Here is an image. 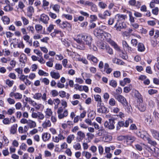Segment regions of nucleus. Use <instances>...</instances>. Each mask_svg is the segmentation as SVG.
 <instances>
[{
    "label": "nucleus",
    "mask_w": 159,
    "mask_h": 159,
    "mask_svg": "<svg viewBox=\"0 0 159 159\" xmlns=\"http://www.w3.org/2000/svg\"><path fill=\"white\" fill-rule=\"evenodd\" d=\"M49 60V61L46 63V65L49 67H52L53 65V63L54 61V59L52 58H50Z\"/></svg>",
    "instance_id": "nucleus-40"
},
{
    "label": "nucleus",
    "mask_w": 159,
    "mask_h": 159,
    "mask_svg": "<svg viewBox=\"0 0 159 159\" xmlns=\"http://www.w3.org/2000/svg\"><path fill=\"white\" fill-rule=\"evenodd\" d=\"M27 124L28 127L31 129L34 128L36 126V124L35 122L31 120H29V121Z\"/></svg>",
    "instance_id": "nucleus-26"
},
{
    "label": "nucleus",
    "mask_w": 159,
    "mask_h": 159,
    "mask_svg": "<svg viewBox=\"0 0 159 159\" xmlns=\"http://www.w3.org/2000/svg\"><path fill=\"white\" fill-rule=\"evenodd\" d=\"M62 16L63 18H65L66 19L69 20H71L72 19V15L69 14H63Z\"/></svg>",
    "instance_id": "nucleus-53"
},
{
    "label": "nucleus",
    "mask_w": 159,
    "mask_h": 159,
    "mask_svg": "<svg viewBox=\"0 0 159 159\" xmlns=\"http://www.w3.org/2000/svg\"><path fill=\"white\" fill-rule=\"evenodd\" d=\"M103 140L105 142H109L112 140V137L109 135H107L103 137Z\"/></svg>",
    "instance_id": "nucleus-29"
},
{
    "label": "nucleus",
    "mask_w": 159,
    "mask_h": 159,
    "mask_svg": "<svg viewBox=\"0 0 159 159\" xmlns=\"http://www.w3.org/2000/svg\"><path fill=\"white\" fill-rule=\"evenodd\" d=\"M94 98L95 100L98 102V103H102V100L101 96L99 95H94Z\"/></svg>",
    "instance_id": "nucleus-52"
},
{
    "label": "nucleus",
    "mask_w": 159,
    "mask_h": 159,
    "mask_svg": "<svg viewBox=\"0 0 159 159\" xmlns=\"http://www.w3.org/2000/svg\"><path fill=\"white\" fill-rule=\"evenodd\" d=\"M126 25L124 22H117L115 25L114 28L117 31H120L121 30L125 29Z\"/></svg>",
    "instance_id": "nucleus-8"
},
{
    "label": "nucleus",
    "mask_w": 159,
    "mask_h": 159,
    "mask_svg": "<svg viewBox=\"0 0 159 159\" xmlns=\"http://www.w3.org/2000/svg\"><path fill=\"white\" fill-rule=\"evenodd\" d=\"M126 142L128 144H130L133 143L135 140V138L131 135H127L125 136Z\"/></svg>",
    "instance_id": "nucleus-12"
},
{
    "label": "nucleus",
    "mask_w": 159,
    "mask_h": 159,
    "mask_svg": "<svg viewBox=\"0 0 159 159\" xmlns=\"http://www.w3.org/2000/svg\"><path fill=\"white\" fill-rule=\"evenodd\" d=\"M45 116L47 118H49L53 114V112L50 108H47L45 111Z\"/></svg>",
    "instance_id": "nucleus-19"
},
{
    "label": "nucleus",
    "mask_w": 159,
    "mask_h": 159,
    "mask_svg": "<svg viewBox=\"0 0 159 159\" xmlns=\"http://www.w3.org/2000/svg\"><path fill=\"white\" fill-rule=\"evenodd\" d=\"M66 132L62 130L60 131L57 136L53 137L52 140L54 142L58 143L60 141L64 140L66 138Z\"/></svg>",
    "instance_id": "nucleus-4"
},
{
    "label": "nucleus",
    "mask_w": 159,
    "mask_h": 159,
    "mask_svg": "<svg viewBox=\"0 0 159 159\" xmlns=\"http://www.w3.org/2000/svg\"><path fill=\"white\" fill-rule=\"evenodd\" d=\"M97 111L99 113L106 114L109 111L107 107L102 103H98L97 104Z\"/></svg>",
    "instance_id": "nucleus-6"
},
{
    "label": "nucleus",
    "mask_w": 159,
    "mask_h": 159,
    "mask_svg": "<svg viewBox=\"0 0 159 159\" xmlns=\"http://www.w3.org/2000/svg\"><path fill=\"white\" fill-rule=\"evenodd\" d=\"M26 29L29 32H31L32 34H34V29L33 26L29 25L27 27Z\"/></svg>",
    "instance_id": "nucleus-51"
},
{
    "label": "nucleus",
    "mask_w": 159,
    "mask_h": 159,
    "mask_svg": "<svg viewBox=\"0 0 159 159\" xmlns=\"http://www.w3.org/2000/svg\"><path fill=\"white\" fill-rule=\"evenodd\" d=\"M38 74L40 76H48V74L46 73L41 70H39L38 71Z\"/></svg>",
    "instance_id": "nucleus-54"
},
{
    "label": "nucleus",
    "mask_w": 159,
    "mask_h": 159,
    "mask_svg": "<svg viewBox=\"0 0 159 159\" xmlns=\"http://www.w3.org/2000/svg\"><path fill=\"white\" fill-rule=\"evenodd\" d=\"M51 137V135L50 134L48 133H45L43 134L42 136V138L43 140L46 142Z\"/></svg>",
    "instance_id": "nucleus-30"
},
{
    "label": "nucleus",
    "mask_w": 159,
    "mask_h": 159,
    "mask_svg": "<svg viewBox=\"0 0 159 159\" xmlns=\"http://www.w3.org/2000/svg\"><path fill=\"white\" fill-rule=\"evenodd\" d=\"M102 35L105 38L106 40L109 43L113 41L111 39V36L110 34L104 32Z\"/></svg>",
    "instance_id": "nucleus-14"
},
{
    "label": "nucleus",
    "mask_w": 159,
    "mask_h": 159,
    "mask_svg": "<svg viewBox=\"0 0 159 159\" xmlns=\"http://www.w3.org/2000/svg\"><path fill=\"white\" fill-rule=\"evenodd\" d=\"M74 40L80 45L77 46V48L81 50L85 49V44L88 45L90 49H91V45L92 44L93 39L90 35H83L81 34L78 35Z\"/></svg>",
    "instance_id": "nucleus-1"
},
{
    "label": "nucleus",
    "mask_w": 159,
    "mask_h": 159,
    "mask_svg": "<svg viewBox=\"0 0 159 159\" xmlns=\"http://www.w3.org/2000/svg\"><path fill=\"white\" fill-rule=\"evenodd\" d=\"M35 29L37 32L39 33L42 30L43 26L39 24L36 25L35 26Z\"/></svg>",
    "instance_id": "nucleus-50"
},
{
    "label": "nucleus",
    "mask_w": 159,
    "mask_h": 159,
    "mask_svg": "<svg viewBox=\"0 0 159 159\" xmlns=\"http://www.w3.org/2000/svg\"><path fill=\"white\" fill-rule=\"evenodd\" d=\"M129 20L130 22V24L134 22V18L132 16V13L130 11H129Z\"/></svg>",
    "instance_id": "nucleus-61"
},
{
    "label": "nucleus",
    "mask_w": 159,
    "mask_h": 159,
    "mask_svg": "<svg viewBox=\"0 0 159 159\" xmlns=\"http://www.w3.org/2000/svg\"><path fill=\"white\" fill-rule=\"evenodd\" d=\"M75 135L73 134H71L68 136L66 138V142L69 144H70L72 141L74 139Z\"/></svg>",
    "instance_id": "nucleus-32"
},
{
    "label": "nucleus",
    "mask_w": 159,
    "mask_h": 159,
    "mask_svg": "<svg viewBox=\"0 0 159 159\" xmlns=\"http://www.w3.org/2000/svg\"><path fill=\"white\" fill-rule=\"evenodd\" d=\"M110 85L114 88L117 86V83L114 80H111L109 83Z\"/></svg>",
    "instance_id": "nucleus-59"
},
{
    "label": "nucleus",
    "mask_w": 159,
    "mask_h": 159,
    "mask_svg": "<svg viewBox=\"0 0 159 159\" xmlns=\"http://www.w3.org/2000/svg\"><path fill=\"white\" fill-rule=\"evenodd\" d=\"M34 12V7L32 6H29L27 8V16L31 18Z\"/></svg>",
    "instance_id": "nucleus-16"
},
{
    "label": "nucleus",
    "mask_w": 159,
    "mask_h": 159,
    "mask_svg": "<svg viewBox=\"0 0 159 159\" xmlns=\"http://www.w3.org/2000/svg\"><path fill=\"white\" fill-rule=\"evenodd\" d=\"M57 112L58 118L59 119H61L66 117L68 115L67 110L64 109L62 107L58 108Z\"/></svg>",
    "instance_id": "nucleus-5"
},
{
    "label": "nucleus",
    "mask_w": 159,
    "mask_h": 159,
    "mask_svg": "<svg viewBox=\"0 0 159 159\" xmlns=\"http://www.w3.org/2000/svg\"><path fill=\"white\" fill-rule=\"evenodd\" d=\"M42 96V95L41 93H36L33 96V98L37 100H40Z\"/></svg>",
    "instance_id": "nucleus-47"
},
{
    "label": "nucleus",
    "mask_w": 159,
    "mask_h": 159,
    "mask_svg": "<svg viewBox=\"0 0 159 159\" xmlns=\"http://www.w3.org/2000/svg\"><path fill=\"white\" fill-rule=\"evenodd\" d=\"M98 131V132L97 134L99 136L105 135L106 133V131L103 127H101L100 129H99Z\"/></svg>",
    "instance_id": "nucleus-27"
},
{
    "label": "nucleus",
    "mask_w": 159,
    "mask_h": 159,
    "mask_svg": "<svg viewBox=\"0 0 159 159\" xmlns=\"http://www.w3.org/2000/svg\"><path fill=\"white\" fill-rule=\"evenodd\" d=\"M50 74L52 78L55 79H58L60 77V74L58 73L51 72Z\"/></svg>",
    "instance_id": "nucleus-34"
},
{
    "label": "nucleus",
    "mask_w": 159,
    "mask_h": 159,
    "mask_svg": "<svg viewBox=\"0 0 159 159\" xmlns=\"http://www.w3.org/2000/svg\"><path fill=\"white\" fill-rule=\"evenodd\" d=\"M136 97L138 99L140 103L138 106V109L141 111L143 112L145 111L146 109V105L143 103V98L140 93L138 91H137Z\"/></svg>",
    "instance_id": "nucleus-3"
},
{
    "label": "nucleus",
    "mask_w": 159,
    "mask_h": 159,
    "mask_svg": "<svg viewBox=\"0 0 159 159\" xmlns=\"http://www.w3.org/2000/svg\"><path fill=\"white\" fill-rule=\"evenodd\" d=\"M132 86L130 84L127 86L125 87L124 89V92L125 93H129L132 89Z\"/></svg>",
    "instance_id": "nucleus-42"
},
{
    "label": "nucleus",
    "mask_w": 159,
    "mask_h": 159,
    "mask_svg": "<svg viewBox=\"0 0 159 159\" xmlns=\"http://www.w3.org/2000/svg\"><path fill=\"white\" fill-rule=\"evenodd\" d=\"M125 127V123L123 121H120L118 123L117 125L116 126V129L117 130L119 129L121 127Z\"/></svg>",
    "instance_id": "nucleus-49"
},
{
    "label": "nucleus",
    "mask_w": 159,
    "mask_h": 159,
    "mask_svg": "<svg viewBox=\"0 0 159 159\" xmlns=\"http://www.w3.org/2000/svg\"><path fill=\"white\" fill-rule=\"evenodd\" d=\"M91 7V10L92 11L96 12L98 11V8L96 5L94 4L93 3Z\"/></svg>",
    "instance_id": "nucleus-56"
},
{
    "label": "nucleus",
    "mask_w": 159,
    "mask_h": 159,
    "mask_svg": "<svg viewBox=\"0 0 159 159\" xmlns=\"http://www.w3.org/2000/svg\"><path fill=\"white\" fill-rule=\"evenodd\" d=\"M115 98L119 102L121 103L123 105L126 106L128 103L125 97L119 94H116L114 96Z\"/></svg>",
    "instance_id": "nucleus-7"
},
{
    "label": "nucleus",
    "mask_w": 159,
    "mask_h": 159,
    "mask_svg": "<svg viewBox=\"0 0 159 159\" xmlns=\"http://www.w3.org/2000/svg\"><path fill=\"white\" fill-rule=\"evenodd\" d=\"M129 5L132 7H136L139 9L140 7L141 2L139 1H136V0H129L128 2Z\"/></svg>",
    "instance_id": "nucleus-10"
},
{
    "label": "nucleus",
    "mask_w": 159,
    "mask_h": 159,
    "mask_svg": "<svg viewBox=\"0 0 159 159\" xmlns=\"http://www.w3.org/2000/svg\"><path fill=\"white\" fill-rule=\"evenodd\" d=\"M156 148V147L154 146L151 147H146V149L151 153L153 154Z\"/></svg>",
    "instance_id": "nucleus-41"
},
{
    "label": "nucleus",
    "mask_w": 159,
    "mask_h": 159,
    "mask_svg": "<svg viewBox=\"0 0 159 159\" xmlns=\"http://www.w3.org/2000/svg\"><path fill=\"white\" fill-rule=\"evenodd\" d=\"M51 126V122L49 120L46 119L42 124V126L44 129L47 128L48 127H50Z\"/></svg>",
    "instance_id": "nucleus-22"
},
{
    "label": "nucleus",
    "mask_w": 159,
    "mask_h": 159,
    "mask_svg": "<svg viewBox=\"0 0 159 159\" xmlns=\"http://www.w3.org/2000/svg\"><path fill=\"white\" fill-rule=\"evenodd\" d=\"M110 44L113 46L116 50L118 51H121L120 47L113 41L111 42Z\"/></svg>",
    "instance_id": "nucleus-35"
},
{
    "label": "nucleus",
    "mask_w": 159,
    "mask_h": 159,
    "mask_svg": "<svg viewBox=\"0 0 159 159\" xmlns=\"http://www.w3.org/2000/svg\"><path fill=\"white\" fill-rule=\"evenodd\" d=\"M49 18L48 16L45 14H42L40 16V20L45 24L48 23Z\"/></svg>",
    "instance_id": "nucleus-11"
},
{
    "label": "nucleus",
    "mask_w": 159,
    "mask_h": 159,
    "mask_svg": "<svg viewBox=\"0 0 159 159\" xmlns=\"http://www.w3.org/2000/svg\"><path fill=\"white\" fill-rule=\"evenodd\" d=\"M26 0H20L19 1L18 4V9L19 8L20 10L23 11L24 8L25 7V5L24 3L25 2Z\"/></svg>",
    "instance_id": "nucleus-21"
},
{
    "label": "nucleus",
    "mask_w": 159,
    "mask_h": 159,
    "mask_svg": "<svg viewBox=\"0 0 159 159\" xmlns=\"http://www.w3.org/2000/svg\"><path fill=\"white\" fill-rule=\"evenodd\" d=\"M82 154L87 159H89L92 156L91 154L87 151H84L82 152Z\"/></svg>",
    "instance_id": "nucleus-37"
},
{
    "label": "nucleus",
    "mask_w": 159,
    "mask_h": 159,
    "mask_svg": "<svg viewBox=\"0 0 159 159\" xmlns=\"http://www.w3.org/2000/svg\"><path fill=\"white\" fill-rule=\"evenodd\" d=\"M87 59L88 60L92 61L93 62L96 63H97L98 61V60L96 57L91 55L89 54L88 55Z\"/></svg>",
    "instance_id": "nucleus-24"
},
{
    "label": "nucleus",
    "mask_w": 159,
    "mask_h": 159,
    "mask_svg": "<svg viewBox=\"0 0 159 159\" xmlns=\"http://www.w3.org/2000/svg\"><path fill=\"white\" fill-rule=\"evenodd\" d=\"M130 80L128 78H125L123 80H120V84L122 86H124L127 83H129L130 82Z\"/></svg>",
    "instance_id": "nucleus-23"
},
{
    "label": "nucleus",
    "mask_w": 159,
    "mask_h": 159,
    "mask_svg": "<svg viewBox=\"0 0 159 159\" xmlns=\"http://www.w3.org/2000/svg\"><path fill=\"white\" fill-rule=\"evenodd\" d=\"M71 25L67 21H63L61 24L60 25V27L64 29H66L69 31H70L71 30Z\"/></svg>",
    "instance_id": "nucleus-9"
},
{
    "label": "nucleus",
    "mask_w": 159,
    "mask_h": 159,
    "mask_svg": "<svg viewBox=\"0 0 159 159\" xmlns=\"http://www.w3.org/2000/svg\"><path fill=\"white\" fill-rule=\"evenodd\" d=\"M59 96L62 98L66 97L67 99H68L69 98L70 94L68 93L66 94V93L64 91H59Z\"/></svg>",
    "instance_id": "nucleus-25"
},
{
    "label": "nucleus",
    "mask_w": 159,
    "mask_h": 159,
    "mask_svg": "<svg viewBox=\"0 0 159 159\" xmlns=\"http://www.w3.org/2000/svg\"><path fill=\"white\" fill-rule=\"evenodd\" d=\"M103 31L102 30L97 29H95L94 31V34L95 36L98 38L103 35Z\"/></svg>",
    "instance_id": "nucleus-17"
},
{
    "label": "nucleus",
    "mask_w": 159,
    "mask_h": 159,
    "mask_svg": "<svg viewBox=\"0 0 159 159\" xmlns=\"http://www.w3.org/2000/svg\"><path fill=\"white\" fill-rule=\"evenodd\" d=\"M109 126L111 125L112 128H108V129L111 130L115 128L114 124H115V119L113 118H111L109 119Z\"/></svg>",
    "instance_id": "nucleus-31"
},
{
    "label": "nucleus",
    "mask_w": 159,
    "mask_h": 159,
    "mask_svg": "<svg viewBox=\"0 0 159 159\" xmlns=\"http://www.w3.org/2000/svg\"><path fill=\"white\" fill-rule=\"evenodd\" d=\"M150 131L153 137L159 140V132L153 129H150Z\"/></svg>",
    "instance_id": "nucleus-20"
},
{
    "label": "nucleus",
    "mask_w": 159,
    "mask_h": 159,
    "mask_svg": "<svg viewBox=\"0 0 159 159\" xmlns=\"http://www.w3.org/2000/svg\"><path fill=\"white\" fill-rule=\"evenodd\" d=\"M153 154L159 159V149L156 148Z\"/></svg>",
    "instance_id": "nucleus-55"
},
{
    "label": "nucleus",
    "mask_w": 159,
    "mask_h": 159,
    "mask_svg": "<svg viewBox=\"0 0 159 159\" xmlns=\"http://www.w3.org/2000/svg\"><path fill=\"white\" fill-rule=\"evenodd\" d=\"M77 139L78 142L81 141L85 138V134L82 131H79L77 133Z\"/></svg>",
    "instance_id": "nucleus-13"
},
{
    "label": "nucleus",
    "mask_w": 159,
    "mask_h": 159,
    "mask_svg": "<svg viewBox=\"0 0 159 159\" xmlns=\"http://www.w3.org/2000/svg\"><path fill=\"white\" fill-rule=\"evenodd\" d=\"M11 122L10 119L8 118H6L3 120V123L5 125H9L10 124Z\"/></svg>",
    "instance_id": "nucleus-58"
},
{
    "label": "nucleus",
    "mask_w": 159,
    "mask_h": 159,
    "mask_svg": "<svg viewBox=\"0 0 159 159\" xmlns=\"http://www.w3.org/2000/svg\"><path fill=\"white\" fill-rule=\"evenodd\" d=\"M13 10V8L8 5L4 7V10L6 11H11Z\"/></svg>",
    "instance_id": "nucleus-60"
},
{
    "label": "nucleus",
    "mask_w": 159,
    "mask_h": 159,
    "mask_svg": "<svg viewBox=\"0 0 159 159\" xmlns=\"http://www.w3.org/2000/svg\"><path fill=\"white\" fill-rule=\"evenodd\" d=\"M42 3L43 4L42 7L43 8L48 6L49 4V2L46 0H43Z\"/></svg>",
    "instance_id": "nucleus-63"
},
{
    "label": "nucleus",
    "mask_w": 159,
    "mask_h": 159,
    "mask_svg": "<svg viewBox=\"0 0 159 159\" xmlns=\"http://www.w3.org/2000/svg\"><path fill=\"white\" fill-rule=\"evenodd\" d=\"M2 19L4 24L8 25L10 22V19L7 16H4L2 17Z\"/></svg>",
    "instance_id": "nucleus-36"
},
{
    "label": "nucleus",
    "mask_w": 159,
    "mask_h": 159,
    "mask_svg": "<svg viewBox=\"0 0 159 159\" xmlns=\"http://www.w3.org/2000/svg\"><path fill=\"white\" fill-rule=\"evenodd\" d=\"M122 44L125 50L128 51L129 52H131L133 51V49L129 46L126 41H123Z\"/></svg>",
    "instance_id": "nucleus-15"
},
{
    "label": "nucleus",
    "mask_w": 159,
    "mask_h": 159,
    "mask_svg": "<svg viewBox=\"0 0 159 159\" xmlns=\"http://www.w3.org/2000/svg\"><path fill=\"white\" fill-rule=\"evenodd\" d=\"M5 83L9 87H11L14 84V81L13 80L11 81L9 79H7L5 81Z\"/></svg>",
    "instance_id": "nucleus-44"
},
{
    "label": "nucleus",
    "mask_w": 159,
    "mask_h": 159,
    "mask_svg": "<svg viewBox=\"0 0 159 159\" xmlns=\"http://www.w3.org/2000/svg\"><path fill=\"white\" fill-rule=\"evenodd\" d=\"M116 18L118 19L117 22H119V21L124 20L127 16L126 15L117 14L116 16Z\"/></svg>",
    "instance_id": "nucleus-28"
},
{
    "label": "nucleus",
    "mask_w": 159,
    "mask_h": 159,
    "mask_svg": "<svg viewBox=\"0 0 159 159\" xmlns=\"http://www.w3.org/2000/svg\"><path fill=\"white\" fill-rule=\"evenodd\" d=\"M133 120L130 118H128V119L125 121V127H128L129 125V124L133 123Z\"/></svg>",
    "instance_id": "nucleus-48"
},
{
    "label": "nucleus",
    "mask_w": 159,
    "mask_h": 159,
    "mask_svg": "<svg viewBox=\"0 0 159 159\" xmlns=\"http://www.w3.org/2000/svg\"><path fill=\"white\" fill-rule=\"evenodd\" d=\"M40 80H41L42 82L43 83L46 85H48L49 84V81L48 79L46 78Z\"/></svg>",
    "instance_id": "nucleus-62"
},
{
    "label": "nucleus",
    "mask_w": 159,
    "mask_h": 159,
    "mask_svg": "<svg viewBox=\"0 0 159 159\" xmlns=\"http://www.w3.org/2000/svg\"><path fill=\"white\" fill-rule=\"evenodd\" d=\"M99 7L102 9H105L107 7V4L103 2H100L98 3Z\"/></svg>",
    "instance_id": "nucleus-43"
},
{
    "label": "nucleus",
    "mask_w": 159,
    "mask_h": 159,
    "mask_svg": "<svg viewBox=\"0 0 159 159\" xmlns=\"http://www.w3.org/2000/svg\"><path fill=\"white\" fill-rule=\"evenodd\" d=\"M129 129L132 131L135 130H137V127L135 124H132L129 127Z\"/></svg>",
    "instance_id": "nucleus-64"
},
{
    "label": "nucleus",
    "mask_w": 159,
    "mask_h": 159,
    "mask_svg": "<svg viewBox=\"0 0 159 159\" xmlns=\"http://www.w3.org/2000/svg\"><path fill=\"white\" fill-rule=\"evenodd\" d=\"M73 148L75 150H79L81 148V145L79 143H75L73 145Z\"/></svg>",
    "instance_id": "nucleus-46"
},
{
    "label": "nucleus",
    "mask_w": 159,
    "mask_h": 159,
    "mask_svg": "<svg viewBox=\"0 0 159 159\" xmlns=\"http://www.w3.org/2000/svg\"><path fill=\"white\" fill-rule=\"evenodd\" d=\"M51 94L53 97H55L57 96L58 95L59 93L56 90H52L51 92Z\"/></svg>",
    "instance_id": "nucleus-57"
},
{
    "label": "nucleus",
    "mask_w": 159,
    "mask_h": 159,
    "mask_svg": "<svg viewBox=\"0 0 159 159\" xmlns=\"http://www.w3.org/2000/svg\"><path fill=\"white\" fill-rule=\"evenodd\" d=\"M145 48L144 45L141 43H139L138 45V50L139 52H143L144 51Z\"/></svg>",
    "instance_id": "nucleus-33"
},
{
    "label": "nucleus",
    "mask_w": 159,
    "mask_h": 159,
    "mask_svg": "<svg viewBox=\"0 0 159 159\" xmlns=\"http://www.w3.org/2000/svg\"><path fill=\"white\" fill-rule=\"evenodd\" d=\"M145 120L149 124H150L152 121L151 116L149 113L145 116Z\"/></svg>",
    "instance_id": "nucleus-39"
},
{
    "label": "nucleus",
    "mask_w": 159,
    "mask_h": 159,
    "mask_svg": "<svg viewBox=\"0 0 159 159\" xmlns=\"http://www.w3.org/2000/svg\"><path fill=\"white\" fill-rule=\"evenodd\" d=\"M17 125L16 124H15L11 127L10 132L11 134H14L16 132Z\"/></svg>",
    "instance_id": "nucleus-38"
},
{
    "label": "nucleus",
    "mask_w": 159,
    "mask_h": 159,
    "mask_svg": "<svg viewBox=\"0 0 159 159\" xmlns=\"http://www.w3.org/2000/svg\"><path fill=\"white\" fill-rule=\"evenodd\" d=\"M50 8H52V10L57 13H59V12L60 6L58 4H51Z\"/></svg>",
    "instance_id": "nucleus-18"
},
{
    "label": "nucleus",
    "mask_w": 159,
    "mask_h": 159,
    "mask_svg": "<svg viewBox=\"0 0 159 159\" xmlns=\"http://www.w3.org/2000/svg\"><path fill=\"white\" fill-rule=\"evenodd\" d=\"M21 18L24 25H26L29 24V20L26 18L24 16H22Z\"/></svg>",
    "instance_id": "nucleus-45"
},
{
    "label": "nucleus",
    "mask_w": 159,
    "mask_h": 159,
    "mask_svg": "<svg viewBox=\"0 0 159 159\" xmlns=\"http://www.w3.org/2000/svg\"><path fill=\"white\" fill-rule=\"evenodd\" d=\"M135 134L138 136L142 138L144 140H147L148 143L153 146L155 147V146L157 145V143L156 141L152 140L148 138L147 133L146 131L139 130L138 131H137L135 132Z\"/></svg>",
    "instance_id": "nucleus-2"
}]
</instances>
